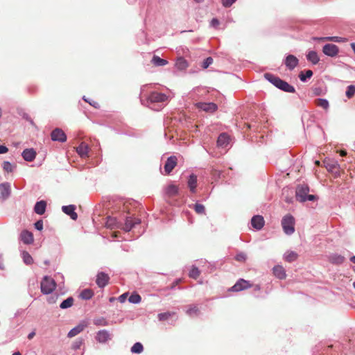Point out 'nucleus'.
<instances>
[{"label": "nucleus", "mask_w": 355, "mask_h": 355, "mask_svg": "<svg viewBox=\"0 0 355 355\" xmlns=\"http://www.w3.org/2000/svg\"><path fill=\"white\" fill-rule=\"evenodd\" d=\"M307 60L311 62L313 64H316L318 63L320 59L315 51H311L309 52L306 55Z\"/></svg>", "instance_id": "2f4dec72"}, {"label": "nucleus", "mask_w": 355, "mask_h": 355, "mask_svg": "<svg viewBox=\"0 0 355 355\" xmlns=\"http://www.w3.org/2000/svg\"><path fill=\"white\" fill-rule=\"evenodd\" d=\"M144 347L141 343H136L131 347V352L135 354H139L143 352Z\"/></svg>", "instance_id": "a19ab883"}, {"label": "nucleus", "mask_w": 355, "mask_h": 355, "mask_svg": "<svg viewBox=\"0 0 355 355\" xmlns=\"http://www.w3.org/2000/svg\"><path fill=\"white\" fill-rule=\"evenodd\" d=\"M106 222L105 223V225L107 227L112 229L114 227L116 224V219L112 217H107Z\"/></svg>", "instance_id": "c03bdc74"}, {"label": "nucleus", "mask_w": 355, "mask_h": 355, "mask_svg": "<svg viewBox=\"0 0 355 355\" xmlns=\"http://www.w3.org/2000/svg\"><path fill=\"white\" fill-rule=\"evenodd\" d=\"M234 1H223V6L225 8L230 7L232 5V3H234Z\"/></svg>", "instance_id": "13d9d810"}, {"label": "nucleus", "mask_w": 355, "mask_h": 355, "mask_svg": "<svg viewBox=\"0 0 355 355\" xmlns=\"http://www.w3.org/2000/svg\"><path fill=\"white\" fill-rule=\"evenodd\" d=\"M175 314H176L175 312L167 311V312L159 313L157 315V318L159 321H165V320H168L170 318L173 317Z\"/></svg>", "instance_id": "c9c22d12"}, {"label": "nucleus", "mask_w": 355, "mask_h": 355, "mask_svg": "<svg viewBox=\"0 0 355 355\" xmlns=\"http://www.w3.org/2000/svg\"><path fill=\"white\" fill-rule=\"evenodd\" d=\"M210 24H211V26H213L214 28H217L220 23H219V21L216 18H214L211 21Z\"/></svg>", "instance_id": "864d4df0"}, {"label": "nucleus", "mask_w": 355, "mask_h": 355, "mask_svg": "<svg viewBox=\"0 0 355 355\" xmlns=\"http://www.w3.org/2000/svg\"><path fill=\"white\" fill-rule=\"evenodd\" d=\"M252 286V285L249 282H248L243 279H240L230 288V291H234V292H239V291H241L248 289L249 288H251Z\"/></svg>", "instance_id": "6e6552de"}, {"label": "nucleus", "mask_w": 355, "mask_h": 355, "mask_svg": "<svg viewBox=\"0 0 355 355\" xmlns=\"http://www.w3.org/2000/svg\"><path fill=\"white\" fill-rule=\"evenodd\" d=\"M195 106L205 112L214 113L218 110V106L214 103H204L200 102L195 104Z\"/></svg>", "instance_id": "39448f33"}, {"label": "nucleus", "mask_w": 355, "mask_h": 355, "mask_svg": "<svg viewBox=\"0 0 355 355\" xmlns=\"http://www.w3.org/2000/svg\"><path fill=\"white\" fill-rule=\"evenodd\" d=\"M8 148L6 146L0 145V154L6 153Z\"/></svg>", "instance_id": "5fc2aeb1"}, {"label": "nucleus", "mask_w": 355, "mask_h": 355, "mask_svg": "<svg viewBox=\"0 0 355 355\" xmlns=\"http://www.w3.org/2000/svg\"><path fill=\"white\" fill-rule=\"evenodd\" d=\"M200 310L198 306L191 304L189 305L188 309L187 310V314L189 316H196L199 314Z\"/></svg>", "instance_id": "72a5a7b5"}, {"label": "nucleus", "mask_w": 355, "mask_h": 355, "mask_svg": "<svg viewBox=\"0 0 355 355\" xmlns=\"http://www.w3.org/2000/svg\"><path fill=\"white\" fill-rule=\"evenodd\" d=\"M93 295L94 293L90 289H85L80 294V297L83 300H89Z\"/></svg>", "instance_id": "e433bc0d"}, {"label": "nucleus", "mask_w": 355, "mask_h": 355, "mask_svg": "<svg viewBox=\"0 0 355 355\" xmlns=\"http://www.w3.org/2000/svg\"><path fill=\"white\" fill-rule=\"evenodd\" d=\"M73 304V298L70 297L64 300L60 305V307L62 309H65L71 307Z\"/></svg>", "instance_id": "58836bf2"}, {"label": "nucleus", "mask_w": 355, "mask_h": 355, "mask_svg": "<svg viewBox=\"0 0 355 355\" xmlns=\"http://www.w3.org/2000/svg\"><path fill=\"white\" fill-rule=\"evenodd\" d=\"M151 62L155 66H157V67L165 66L168 64L167 60L162 59L157 55H154L152 58Z\"/></svg>", "instance_id": "7c9ffc66"}, {"label": "nucleus", "mask_w": 355, "mask_h": 355, "mask_svg": "<svg viewBox=\"0 0 355 355\" xmlns=\"http://www.w3.org/2000/svg\"><path fill=\"white\" fill-rule=\"evenodd\" d=\"M314 103L315 105L320 107L325 110H327L329 106L328 101L324 98H317L314 101Z\"/></svg>", "instance_id": "f704fd0d"}, {"label": "nucleus", "mask_w": 355, "mask_h": 355, "mask_svg": "<svg viewBox=\"0 0 355 355\" xmlns=\"http://www.w3.org/2000/svg\"><path fill=\"white\" fill-rule=\"evenodd\" d=\"M315 165H317V166H319V165H320V161L316 160V161L315 162Z\"/></svg>", "instance_id": "69168bd1"}, {"label": "nucleus", "mask_w": 355, "mask_h": 355, "mask_svg": "<svg viewBox=\"0 0 355 355\" xmlns=\"http://www.w3.org/2000/svg\"><path fill=\"white\" fill-rule=\"evenodd\" d=\"M230 141L229 136L225 133L220 134L217 139V146L219 147H226Z\"/></svg>", "instance_id": "412c9836"}, {"label": "nucleus", "mask_w": 355, "mask_h": 355, "mask_svg": "<svg viewBox=\"0 0 355 355\" xmlns=\"http://www.w3.org/2000/svg\"><path fill=\"white\" fill-rule=\"evenodd\" d=\"M188 187L192 193L196 192L197 187V176L194 174H191L188 180Z\"/></svg>", "instance_id": "bb28decb"}, {"label": "nucleus", "mask_w": 355, "mask_h": 355, "mask_svg": "<svg viewBox=\"0 0 355 355\" xmlns=\"http://www.w3.org/2000/svg\"><path fill=\"white\" fill-rule=\"evenodd\" d=\"M3 168L7 173H10L13 170V166L10 162L5 161L3 163Z\"/></svg>", "instance_id": "de8ad7c7"}, {"label": "nucleus", "mask_w": 355, "mask_h": 355, "mask_svg": "<svg viewBox=\"0 0 355 355\" xmlns=\"http://www.w3.org/2000/svg\"><path fill=\"white\" fill-rule=\"evenodd\" d=\"M351 47L352 49H353L354 53H355V43H352L351 44Z\"/></svg>", "instance_id": "680f3d73"}, {"label": "nucleus", "mask_w": 355, "mask_h": 355, "mask_svg": "<svg viewBox=\"0 0 355 355\" xmlns=\"http://www.w3.org/2000/svg\"><path fill=\"white\" fill-rule=\"evenodd\" d=\"M324 164L327 170L334 175L335 177L340 176V167L338 162L335 160H324Z\"/></svg>", "instance_id": "20e7f679"}, {"label": "nucleus", "mask_w": 355, "mask_h": 355, "mask_svg": "<svg viewBox=\"0 0 355 355\" xmlns=\"http://www.w3.org/2000/svg\"><path fill=\"white\" fill-rule=\"evenodd\" d=\"M20 239L24 244H31L33 241V234L28 230H23L20 234Z\"/></svg>", "instance_id": "2eb2a0df"}, {"label": "nucleus", "mask_w": 355, "mask_h": 355, "mask_svg": "<svg viewBox=\"0 0 355 355\" xmlns=\"http://www.w3.org/2000/svg\"><path fill=\"white\" fill-rule=\"evenodd\" d=\"M298 257V254L293 251H288L284 254V259L288 262L295 261Z\"/></svg>", "instance_id": "473e14b6"}, {"label": "nucleus", "mask_w": 355, "mask_h": 355, "mask_svg": "<svg viewBox=\"0 0 355 355\" xmlns=\"http://www.w3.org/2000/svg\"><path fill=\"white\" fill-rule=\"evenodd\" d=\"M178 163V158L175 156L169 157L165 164H164V171L166 174H169L173 168L176 166Z\"/></svg>", "instance_id": "9b49d317"}, {"label": "nucleus", "mask_w": 355, "mask_h": 355, "mask_svg": "<svg viewBox=\"0 0 355 355\" xmlns=\"http://www.w3.org/2000/svg\"><path fill=\"white\" fill-rule=\"evenodd\" d=\"M35 335V331H32L28 335V338L29 340H31Z\"/></svg>", "instance_id": "bf43d9fd"}, {"label": "nucleus", "mask_w": 355, "mask_h": 355, "mask_svg": "<svg viewBox=\"0 0 355 355\" xmlns=\"http://www.w3.org/2000/svg\"><path fill=\"white\" fill-rule=\"evenodd\" d=\"M236 260L238 261H241V262L245 261L246 260V255H245V254H244L243 252L238 254L236 256Z\"/></svg>", "instance_id": "3c124183"}, {"label": "nucleus", "mask_w": 355, "mask_h": 355, "mask_svg": "<svg viewBox=\"0 0 355 355\" xmlns=\"http://www.w3.org/2000/svg\"><path fill=\"white\" fill-rule=\"evenodd\" d=\"M329 261L333 264H341L345 261V257L340 254H332L328 257Z\"/></svg>", "instance_id": "b1692460"}, {"label": "nucleus", "mask_w": 355, "mask_h": 355, "mask_svg": "<svg viewBox=\"0 0 355 355\" xmlns=\"http://www.w3.org/2000/svg\"><path fill=\"white\" fill-rule=\"evenodd\" d=\"M0 193L3 199L7 198L10 193V187L8 183L0 184Z\"/></svg>", "instance_id": "a878e982"}, {"label": "nucleus", "mask_w": 355, "mask_h": 355, "mask_svg": "<svg viewBox=\"0 0 355 355\" xmlns=\"http://www.w3.org/2000/svg\"><path fill=\"white\" fill-rule=\"evenodd\" d=\"M285 65L289 70H293L298 64V59L293 55H288L286 56L285 61Z\"/></svg>", "instance_id": "f8f14e48"}, {"label": "nucleus", "mask_w": 355, "mask_h": 355, "mask_svg": "<svg viewBox=\"0 0 355 355\" xmlns=\"http://www.w3.org/2000/svg\"><path fill=\"white\" fill-rule=\"evenodd\" d=\"M251 224L254 228L261 230L264 225V219L261 216H254L251 220Z\"/></svg>", "instance_id": "dca6fc26"}, {"label": "nucleus", "mask_w": 355, "mask_h": 355, "mask_svg": "<svg viewBox=\"0 0 355 355\" xmlns=\"http://www.w3.org/2000/svg\"><path fill=\"white\" fill-rule=\"evenodd\" d=\"M35 227L37 230H42L43 229V221L42 220H37L35 223Z\"/></svg>", "instance_id": "603ef678"}, {"label": "nucleus", "mask_w": 355, "mask_h": 355, "mask_svg": "<svg viewBox=\"0 0 355 355\" xmlns=\"http://www.w3.org/2000/svg\"><path fill=\"white\" fill-rule=\"evenodd\" d=\"M23 158L27 162H32L36 157V152L33 148H27L22 152Z\"/></svg>", "instance_id": "a211bd4d"}, {"label": "nucleus", "mask_w": 355, "mask_h": 355, "mask_svg": "<svg viewBox=\"0 0 355 355\" xmlns=\"http://www.w3.org/2000/svg\"><path fill=\"white\" fill-rule=\"evenodd\" d=\"M175 67L178 69L182 71L189 67V64L183 57H179L176 60Z\"/></svg>", "instance_id": "c85d7f7f"}, {"label": "nucleus", "mask_w": 355, "mask_h": 355, "mask_svg": "<svg viewBox=\"0 0 355 355\" xmlns=\"http://www.w3.org/2000/svg\"><path fill=\"white\" fill-rule=\"evenodd\" d=\"M200 275V272L198 268L193 266L189 272V277L191 278L196 279Z\"/></svg>", "instance_id": "79ce46f5"}, {"label": "nucleus", "mask_w": 355, "mask_h": 355, "mask_svg": "<svg viewBox=\"0 0 355 355\" xmlns=\"http://www.w3.org/2000/svg\"><path fill=\"white\" fill-rule=\"evenodd\" d=\"M128 296V293H123V295H121V296H119V300L120 301V302H124L126 297Z\"/></svg>", "instance_id": "4d7b16f0"}, {"label": "nucleus", "mask_w": 355, "mask_h": 355, "mask_svg": "<svg viewBox=\"0 0 355 355\" xmlns=\"http://www.w3.org/2000/svg\"><path fill=\"white\" fill-rule=\"evenodd\" d=\"M51 138L54 141H59L61 143L67 141V135L60 128L54 129L51 133Z\"/></svg>", "instance_id": "0eeeda50"}, {"label": "nucleus", "mask_w": 355, "mask_h": 355, "mask_svg": "<svg viewBox=\"0 0 355 355\" xmlns=\"http://www.w3.org/2000/svg\"><path fill=\"white\" fill-rule=\"evenodd\" d=\"M282 226L285 234L291 235L295 232V218L291 214L286 215L282 220Z\"/></svg>", "instance_id": "7ed1b4c3"}, {"label": "nucleus", "mask_w": 355, "mask_h": 355, "mask_svg": "<svg viewBox=\"0 0 355 355\" xmlns=\"http://www.w3.org/2000/svg\"><path fill=\"white\" fill-rule=\"evenodd\" d=\"M89 148L87 144L82 142L77 148V153L83 158L88 157Z\"/></svg>", "instance_id": "f3484780"}, {"label": "nucleus", "mask_w": 355, "mask_h": 355, "mask_svg": "<svg viewBox=\"0 0 355 355\" xmlns=\"http://www.w3.org/2000/svg\"><path fill=\"white\" fill-rule=\"evenodd\" d=\"M351 261H352L353 263H355V256L354 257H352L351 259H350Z\"/></svg>", "instance_id": "e2e57ef3"}, {"label": "nucleus", "mask_w": 355, "mask_h": 355, "mask_svg": "<svg viewBox=\"0 0 355 355\" xmlns=\"http://www.w3.org/2000/svg\"><path fill=\"white\" fill-rule=\"evenodd\" d=\"M141 300V297L138 294H132L129 297V302L134 304L139 303Z\"/></svg>", "instance_id": "49530a36"}, {"label": "nucleus", "mask_w": 355, "mask_h": 355, "mask_svg": "<svg viewBox=\"0 0 355 355\" xmlns=\"http://www.w3.org/2000/svg\"><path fill=\"white\" fill-rule=\"evenodd\" d=\"M96 338L99 343H105L110 339V335L107 331L101 330L97 333Z\"/></svg>", "instance_id": "5701e85b"}, {"label": "nucleus", "mask_w": 355, "mask_h": 355, "mask_svg": "<svg viewBox=\"0 0 355 355\" xmlns=\"http://www.w3.org/2000/svg\"><path fill=\"white\" fill-rule=\"evenodd\" d=\"M355 94V86L349 85L347 88L346 96L348 98H352Z\"/></svg>", "instance_id": "a18cd8bd"}, {"label": "nucleus", "mask_w": 355, "mask_h": 355, "mask_svg": "<svg viewBox=\"0 0 355 355\" xmlns=\"http://www.w3.org/2000/svg\"><path fill=\"white\" fill-rule=\"evenodd\" d=\"M316 199H317V197L314 195L307 194V196H306V200L313 201Z\"/></svg>", "instance_id": "6e6d98bb"}, {"label": "nucleus", "mask_w": 355, "mask_h": 355, "mask_svg": "<svg viewBox=\"0 0 355 355\" xmlns=\"http://www.w3.org/2000/svg\"><path fill=\"white\" fill-rule=\"evenodd\" d=\"M46 207V202L44 200H40L36 202L34 207V211L36 214L39 215H42L44 214Z\"/></svg>", "instance_id": "4be33fe9"}, {"label": "nucleus", "mask_w": 355, "mask_h": 355, "mask_svg": "<svg viewBox=\"0 0 355 355\" xmlns=\"http://www.w3.org/2000/svg\"><path fill=\"white\" fill-rule=\"evenodd\" d=\"M309 192V187L306 184H300L296 188V198L300 202H305L306 196Z\"/></svg>", "instance_id": "423d86ee"}, {"label": "nucleus", "mask_w": 355, "mask_h": 355, "mask_svg": "<svg viewBox=\"0 0 355 355\" xmlns=\"http://www.w3.org/2000/svg\"><path fill=\"white\" fill-rule=\"evenodd\" d=\"M273 273L279 279H284L286 277L284 268L282 266H276L273 268Z\"/></svg>", "instance_id": "393cba45"}, {"label": "nucleus", "mask_w": 355, "mask_h": 355, "mask_svg": "<svg viewBox=\"0 0 355 355\" xmlns=\"http://www.w3.org/2000/svg\"><path fill=\"white\" fill-rule=\"evenodd\" d=\"M40 287L41 292L43 294H49L55 289L56 283L53 278L49 276H45L40 283Z\"/></svg>", "instance_id": "f03ea898"}, {"label": "nucleus", "mask_w": 355, "mask_h": 355, "mask_svg": "<svg viewBox=\"0 0 355 355\" xmlns=\"http://www.w3.org/2000/svg\"><path fill=\"white\" fill-rule=\"evenodd\" d=\"M213 63V58L211 57H208L207 58H206L202 64V67L203 69H207L208 68L211 64Z\"/></svg>", "instance_id": "8fccbe9b"}, {"label": "nucleus", "mask_w": 355, "mask_h": 355, "mask_svg": "<svg viewBox=\"0 0 355 355\" xmlns=\"http://www.w3.org/2000/svg\"><path fill=\"white\" fill-rule=\"evenodd\" d=\"M140 223V219L137 218H132L131 216L127 217L122 229L125 232H129L135 226V225H138Z\"/></svg>", "instance_id": "9d476101"}, {"label": "nucleus", "mask_w": 355, "mask_h": 355, "mask_svg": "<svg viewBox=\"0 0 355 355\" xmlns=\"http://www.w3.org/2000/svg\"><path fill=\"white\" fill-rule=\"evenodd\" d=\"M353 285H354V287L355 288V282H354Z\"/></svg>", "instance_id": "774afa93"}, {"label": "nucleus", "mask_w": 355, "mask_h": 355, "mask_svg": "<svg viewBox=\"0 0 355 355\" xmlns=\"http://www.w3.org/2000/svg\"><path fill=\"white\" fill-rule=\"evenodd\" d=\"M264 77L275 87L284 92L290 93H294L295 92L294 87L290 85L287 82L280 79L277 76L266 73L264 74Z\"/></svg>", "instance_id": "f257e3e1"}, {"label": "nucleus", "mask_w": 355, "mask_h": 355, "mask_svg": "<svg viewBox=\"0 0 355 355\" xmlns=\"http://www.w3.org/2000/svg\"><path fill=\"white\" fill-rule=\"evenodd\" d=\"M62 209L64 214L70 216L71 219L74 220L77 219L78 215L75 212L76 207L74 205L63 206Z\"/></svg>", "instance_id": "6ab92c4d"}, {"label": "nucleus", "mask_w": 355, "mask_h": 355, "mask_svg": "<svg viewBox=\"0 0 355 355\" xmlns=\"http://www.w3.org/2000/svg\"><path fill=\"white\" fill-rule=\"evenodd\" d=\"M339 49L338 47L333 44H325L322 48V52L331 57H334L338 53Z\"/></svg>", "instance_id": "1a4fd4ad"}, {"label": "nucleus", "mask_w": 355, "mask_h": 355, "mask_svg": "<svg viewBox=\"0 0 355 355\" xmlns=\"http://www.w3.org/2000/svg\"><path fill=\"white\" fill-rule=\"evenodd\" d=\"M83 343V340L81 338H78L73 343V344L71 345V348L73 350H77V349H80V347H81Z\"/></svg>", "instance_id": "09e8293b"}, {"label": "nucleus", "mask_w": 355, "mask_h": 355, "mask_svg": "<svg viewBox=\"0 0 355 355\" xmlns=\"http://www.w3.org/2000/svg\"><path fill=\"white\" fill-rule=\"evenodd\" d=\"M314 40H322V41H332L336 42H347V40L344 37H315Z\"/></svg>", "instance_id": "c756f323"}, {"label": "nucleus", "mask_w": 355, "mask_h": 355, "mask_svg": "<svg viewBox=\"0 0 355 355\" xmlns=\"http://www.w3.org/2000/svg\"><path fill=\"white\" fill-rule=\"evenodd\" d=\"M178 187L174 184H170L166 188V194L168 197H174L178 194Z\"/></svg>", "instance_id": "cd10ccee"}, {"label": "nucleus", "mask_w": 355, "mask_h": 355, "mask_svg": "<svg viewBox=\"0 0 355 355\" xmlns=\"http://www.w3.org/2000/svg\"><path fill=\"white\" fill-rule=\"evenodd\" d=\"M313 76V71L311 70H307L304 73L303 71L300 72L299 75V78L301 81L304 82L306 80V78H310Z\"/></svg>", "instance_id": "ea45409f"}, {"label": "nucleus", "mask_w": 355, "mask_h": 355, "mask_svg": "<svg viewBox=\"0 0 355 355\" xmlns=\"http://www.w3.org/2000/svg\"><path fill=\"white\" fill-rule=\"evenodd\" d=\"M340 155L341 156H345L347 155V152L345 150H340Z\"/></svg>", "instance_id": "052dcab7"}, {"label": "nucleus", "mask_w": 355, "mask_h": 355, "mask_svg": "<svg viewBox=\"0 0 355 355\" xmlns=\"http://www.w3.org/2000/svg\"><path fill=\"white\" fill-rule=\"evenodd\" d=\"M195 211L198 214H204L205 213V206L202 204L196 203L193 206Z\"/></svg>", "instance_id": "37998d69"}, {"label": "nucleus", "mask_w": 355, "mask_h": 355, "mask_svg": "<svg viewBox=\"0 0 355 355\" xmlns=\"http://www.w3.org/2000/svg\"><path fill=\"white\" fill-rule=\"evenodd\" d=\"M0 268H1V269H3V265L1 264V262H0Z\"/></svg>", "instance_id": "338daca9"}, {"label": "nucleus", "mask_w": 355, "mask_h": 355, "mask_svg": "<svg viewBox=\"0 0 355 355\" xmlns=\"http://www.w3.org/2000/svg\"><path fill=\"white\" fill-rule=\"evenodd\" d=\"M22 259L26 265H31L33 263V259L31 255L26 251L22 252Z\"/></svg>", "instance_id": "4c0bfd02"}, {"label": "nucleus", "mask_w": 355, "mask_h": 355, "mask_svg": "<svg viewBox=\"0 0 355 355\" xmlns=\"http://www.w3.org/2000/svg\"><path fill=\"white\" fill-rule=\"evenodd\" d=\"M109 279L110 277L107 274L104 272H99L97 275L96 282L98 287L103 288L107 284Z\"/></svg>", "instance_id": "4468645a"}, {"label": "nucleus", "mask_w": 355, "mask_h": 355, "mask_svg": "<svg viewBox=\"0 0 355 355\" xmlns=\"http://www.w3.org/2000/svg\"><path fill=\"white\" fill-rule=\"evenodd\" d=\"M86 327H87V324L85 323L79 324L78 325H77L76 327H75L74 328H73L72 329H71L69 331L67 336L69 338H73V337L76 336V335H78V334L82 332Z\"/></svg>", "instance_id": "aec40b11"}, {"label": "nucleus", "mask_w": 355, "mask_h": 355, "mask_svg": "<svg viewBox=\"0 0 355 355\" xmlns=\"http://www.w3.org/2000/svg\"><path fill=\"white\" fill-rule=\"evenodd\" d=\"M12 355H21V353L19 352H16Z\"/></svg>", "instance_id": "0e129e2a"}, {"label": "nucleus", "mask_w": 355, "mask_h": 355, "mask_svg": "<svg viewBox=\"0 0 355 355\" xmlns=\"http://www.w3.org/2000/svg\"><path fill=\"white\" fill-rule=\"evenodd\" d=\"M148 100L151 103L164 102L167 100V96L164 94L155 92L149 95Z\"/></svg>", "instance_id": "ddd939ff"}]
</instances>
